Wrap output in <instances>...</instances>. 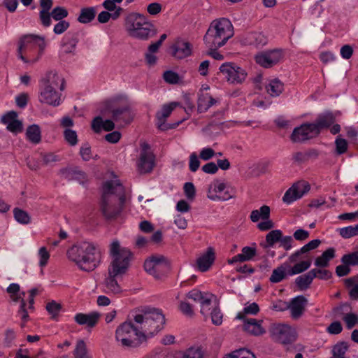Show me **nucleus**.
Here are the masks:
<instances>
[{
    "mask_svg": "<svg viewBox=\"0 0 358 358\" xmlns=\"http://www.w3.org/2000/svg\"><path fill=\"white\" fill-rule=\"evenodd\" d=\"M109 254L112 260L108 268V275L103 282V291L106 294H118L122 289L117 278L127 271L132 253L129 249L122 247L118 241H113L110 245Z\"/></svg>",
    "mask_w": 358,
    "mask_h": 358,
    "instance_id": "obj_1",
    "label": "nucleus"
},
{
    "mask_svg": "<svg viewBox=\"0 0 358 358\" xmlns=\"http://www.w3.org/2000/svg\"><path fill=\"white\" fill-rule=\"evenodd\" d=\"M125 189L117 179L103 182L100 200V211L105 219H117L124 209Z\"/></svg>",
    "mask_w": 358,
    "mask_h": 358,
    "instance_id": "obj_2",
    "label": "nucleus"
},
{
    "mask_svg": "<svg viewBox=\"0 0 358 358\" xmlns=\"http://www.w3.org/2000/svg\"><path fill=\"white\" fill-rule=\"evenodd\" d=\"M67 257L75 262L80 269L90 272L100 264L102 251L98 244L85 241L69 248Z\"/></svg>",
    "mask_w": 358,
    "mask_h": 358,
    "instance_id": "obj_3",
    "label": "nucleus"
},
{
    "mask_svg": "<svg viewBox=\"0 0 358 358\" xmlns=\"http://www.w3.org/2000/svg\"><path fill=\"white\" fill-rule=\"evenodd\" d=\"M134 321L140 332V336L148 338L157 334L164 328L165 317L160 310L148 308L136 314Z\"/></svg>",
    "mask_w": 358,
    "mask_h": 358,
    "instance_id": "obj_4",
    "label": "nucleus"
},
{
    "mask_svg": "<svg viewBox=\"0 0 358 358\" xmlns=\"http://www.w3.org/2000/svg\"><path fill=\"white\" fill-rule=\"evenodd\" d=\"M234 28L231 22L227 18L213 20L208 29L203 41L208 48H220L233 36Z\"/></svg>",
    "mask_w": 358,
    "mask_h": 358,
    "instance_id": "obj_5",
    "label": "nucleus"
},
{
    "mask_svg": "<svg viewBox=\"0 0 358 358\" xmlns=\"http://www.w3.org/2000/svg\"><path fill=\"white\" fill-rule=\"evenodd\" d=\"M45 46L44 37L35 34L23 35L18 41V56L24 63H34L43 55Z\"/></svg>",
    "mask_w": 358,
    "mask_h": 358,
    "instance_id": "obj_6",
    "label": "nucleus"
},
{
    "mask_svg": "<svg viewBox=\"0 0 358 358\" xmlns=\"http://www.w3.org/2000/svg\"><path fill=\"white\" fill-rule=\"evenodd\" d=\"M43 87L38 96L39 101L52 106H58L61 103L60 91L64 89V79L57 72H48L42 80Z\"/></svg>",
    "mask_w": 358,
    "mask_h": 358,
    "instance_id": "obj_7",
    "label": "nucleus"
},
{
    "mask_svg": "<svg viewBox=\"0 0 358 358\" xmlns=\"http://www.w3.org/2000/svg\"><path fill=\"white\" fill-rule=\"evenodd\" d=\"M125 28L129 36L146 41L155 36L157 31L155 26L145 17L131 13L126 19Z\"/></svg>",
    "mask_w": 358,
    "mask_h": 358,
    "instance_id": "obj_8",
    "label": "nucleus"
},
{
    "mask_svg": "<svg viewBox=\"0 0 358 358\" xmlns=\"http://www.w3.org/2000/svg\"><path fill=\"white\" fill-rule=\"evenodd\" d=\"M140 332L136 323L125 322L121 324L115 331L117 342L124 348H134L140 343Z\"/></svg>",
    "mask_w": 358,
    "mask_h": 358,
    "instance_id": "obj_9",
    "label": "nucleus"
},
{
    "mask_svg": "<svg viewBox=\"0 0 358 358\" xmlns=\"http://www.w3.org/2000/svg\"><path fill=\"white\" fill-rule=\"evenodd\" d=\"M106 109L111 113L114 122L121 127L129 124L133 117L128 104H119L118 99H113L105 102Z\"/></svg>",
    "mask_w": 358,
    "mask_h": 358,
    "instance_id": "obj_10",
    "label": "nucleus"
},
{
    "mask_svg": "<svg viewBox=\"0 0 358 358\" xmlns=\"http://www.w3.org/2000/svg\"><path fill=\"white\" fill-rule=\"evenodd\" d=\"M169 268L170 261L162 255H152L144 263L145 271L156 278L163 275Z\"/></svg>",
    "mask_w": 358,
    "mask_h": 358,
    "instance_id": "obj_11",
    "label": "nucleus"
},
{
    "mask_svg": "<svg viewBox=\"0 0 358 358\" xmlns=\"http://www.w3.org/2000/svg\"><path fill=\"white\" fill-rule=\"evenodd\" d=\"M269 332L273 340L282 344L291 343L296 338L295 329L285 324H271Z\"/></svg>",
    "mask_w": 358,
    "mask_h": 358,
    "instance_id": "obj_12",
    "label": "nucleus"
},
{
    "mask_svg": "<svg viewBox=\"0 0 358 358\" xmlns=\"http://www.w3.org/2000/svg\"><path fill=\"white\" fill-rule=\"evenodd\" d=\"M220 71L229 83L234 85L241 84L248 76V73L245 69L231 63L221 65Z\"/></svg>",
    "mask_w": 358,
    "mask_h": 358,
    "instance_id": "obj_13",
    "label": "nucleus"
},
{
    "mask_svg": "<svg viewBox=\"0 0 358 358\" xmlns=\"http://www.w3.org/2000/svg\"><path fill=\"white\" fill-rule=\"evenodd\" d=\"M141 152L137 162L138 171L141 173H150L155 166V155L147 143H141Z\"/></svg>",
    "mask_w": 358,
    "mask_h": 358,
    "instance_id": "obj_14",
    "label": "nucleus"
},
{
    "mask_svg": "<svg viewBox=\"0 0 358 358\" xmlns=\"http://www.w3.org/2000/svg\"><path fill=\"white\" fill-rule=\"evenodd\" d=\"M207 196L212 201H227L233 195L225 182L215 180L208 185Z\"/></svg>",
    "mask_w": 358,
    "mask_h": 358,
    "instance_id": "obj_15",
    "label": "nucleus"
},
{
    "mask_svg": "<svg viewBox=\"0 0 358 358\" xmlns=\"http://www.w3.org/2000/svg\"><path fill=\"white\" fill-rule=\"evenodd\" d=\"M284 54L280 49H274L268 51H262L255 57V62L264 68H271L280 62Z\"/></svg>",
    "mask_w": 358,
    "mask_h": 358,
    "instance_id": "obj_16",
    "label": "nucleus"
},
{
    "mask_svg": "<svg viewBox=\"0 0 358 358\" xmlns=\"http://www.w3.org/2000/svg\"><path fill=\"white\" fill-rule=\"evenodd\" d=\"M309 190L310 185L307 182L301 181L296 182L286 191L282 197V201L287 204H290L301 198Z\"/></svg>",
    "mask_w": 358,
    "mask_h": 358,
    "instance_id": "obj_17",
    "label": "nucleus"
},
{
    "mask_svg": "<svg viewBox=\"0 0 358 358\" xmlns=\"http://www.w3.org/2000/svg\"><path fill=\"white\" fill-rule=\"evenodd\" d=\"M317 136V130L313 123L303 124L294 129L291 139L293 142H303Z\"/></svg>",
    "mask_w": 358,
    "mask_h": 358,
    "instance_id": "obj_18",
    "label": "nucleus"
},
{
    "mask_svg": "<svg viewBox=\"0 0 358 358\" xmlns=\"http://www.w3.org/2000/svg\"><path fill=\"white\" fill-rule=\"evenodd\" d=\"M241 42L245 45H252L259 48L265 45L268 39L266 36L260 31H250L243 34L241 37Z\"/></svg>",
    "mask_w": 358,
    "mask_h": 358,
    "instance_id": "obj_19",
    "label": "nucleus"
},
{
    "mask_svg": "<svg viewBox=\"0 0 358 358\" xmlns=\"http://www.w3.org/2000/svg\"><path fill=\"white\" fill-rule=\"evenodd\" d=\"M308 304V299L303 296H298L292 299L287 306L289 309L291 317L297 320L303 314Z\"/></svg>",
    "mask_w": 358,
    "mask_h": 358,
    "instance_id": "obj_20",
    "label": "nucleus"
},
{
    "mask_svg": "<svg viewBox=\"0 0 358 358\" xmlns=\"http://www.w3.org/2000/svg\"><path fill=\"white\" fill-rule=\"evenodd\" d=\"M2 122L6 125L7 129L13 134H17L23 130V124L17 120V113L15 111H10L1 118Z\"/></svg>",
    "mask_w": 358,
    "mask_h": 358,
    "instance_id": "obj_21",
    "label": "nucleus"
},
{
    "mask_svg": "<svg viewBox=\"0 0 358 358\" xmlns=\"http://www.w3.org/2000/svg\"><path fill=\"white\" fill-rule=\"evenodd\" d=\"M179 102H171L169 104H164L162 109L156 113V118L157 120L158 128L161 130H166L168 127L166 124V120L168 117L171 115L172 111L178 106H180Z\"/></svg>",
    "mask_w": 358,
    "mask_h": 358,
    "instance_id": "obj_22",
    "label": "nucleus"
},
{
    "mask_svg": "<svg viewBox=\"0 0 358 358\" xmlns=\"http://www.w3.org/2000/svg\"><path fill=\"white\" fill-rule=\"evenodd\" d=\"M215 259L214 250L208 248L207 251L199 256L196 262V268L201 272H206L212 266Z\"/></svg>",
    "mask_w": 358,
    "mask_h": 358,
    "instance_id": "obj_23",
    "label": "nucleus"
},
{
    "mask_svg": "<svg viewBox=\"0 0 358 358\" xmlns=\"http://www.w3.org/2000/svg\"><path fill=\"white\" fill-rule=\"evenodd\" d=\"M172 55L178 59H183L192 53V45L189 43L178 39L171 46Z\"/></svg>",
    "mask_w": 358,
    "mask_h": 358,
    "instance_id": "obj_24",
    "label": "nucleus"
},
{
    "mask_svg": "<svg viewBox=\"0 0 358 358\" xmlns=\"http://www.w3.org/2000/svg\"><path fill=\"white\" fill-rule=\"evenodd\" d=\"M101 317V314L98 312H92L89 314L77 313L74 317V320L79 325H87V327L93 328L98 323Z\"/></svg>",
    "mask_w": 358,
    "mask_h": 358,
    "instance_id": "obj_25",
    "label": "nucleus"
},
{
    "mask_svg": "<svg viewBox=\"0 0 358 358\" xmlns=\"http://www.w3.org/2000/svg\"><path fill=\"white\" fill-rule=\"evenodd\" d=\"M217 102L210 93L198 92L197 110L200 113H205Z\"/></svg>",
    "mask_w": 358,
    "mask_h": 358,
    "instance_id": "obj_26",
    "label": "nucleus"
},
{
    "mask_svg": "<svg viewBox=\"0 0 358 358\" xmlns=\"http://www.w3.org/2000/svg\"><path fill=\"white\" fill-rule=\"evenodd\" d=\"M243 329L248 333L254 336H261L265 334L266 331L262 327V320H257L255 318L243 320Z\"/></svg>",
    "mask_w": 358,
    "mask_h": 358,
    "instance_id": "obj_27",
    "label": "nucleus"
},
{
    "mask_svg": "<svg viewBox=\"0 0 358 358\" xmlns=\"http://www.w3.org/2000/svg\"><path fill=\"white\" fill-rule=\"evenodd\" d=\"M53 5L52 0H41L40 6L41 10L39 13V18L44 27H49L51 24L50 10Z\"/></svg>",
    "mask_w": 358,
    "mask_h": 358,
    "instance_id": "obj_28",
    "label": "nucleus"
},
{
    "mask_svg": "<svg viewBox=\"0 0 358 358\" xmlns=\"http://www.w3.org/2000/svg\"><path fill=\"white\" fill-rule=\"evenodd\" d=\"M321 243V241L319 239H314L308 242L307 244L304 245L300 250L296 251L294 253L292 254L289 257V260L290 262H296L299 259L301 255L306 254L310 250L316 249Z\"/></svg>",
    "mask_w": 358,
    "mask_h": 358,
    "instance_id": "obj_29",
    "label": "nucleus"
},
{
    "mask_svg": "<svg viewBox=\"0 0 358 358\" xmlns=\"http://www.w3.org/2000/svg\"><path fill=\"white\" fill-rule=\"evenodd\" d=\"M256 255V250L251 247H244L242 249V252L238 254L231 259L228 260L229 264L236 262H243L251 260Z\"/></svg>",
    "mask_w": 358,
    "mask_h": 358,
    "instance_id": "obj_30",
    "label": "nucleus"
},
{
    "mask_svg": "<svg viewBox=\"0 0 358 358\" xmlns=\"http://www.w3.org/2000/svg\"><path fill=\"white\" fill-rule=\"evenodd\" d=\"M336 256V250L329 248L317 257L315 260V265L317 267L325 268L329 265V262Z\"/></svg>",
    "mask_w": 358,
    "mask_h": 358,
    "instance_id": "obj_31",
    "label": "nucleus"
},
{
    "mask_svg": "<svg viewBox=\"0 0 358 358\" xmlns=\"http://www.w3.org/2000/svg\"><path fill=\"white\" fill-rule=\"evenodd\" d=\"M78 40L74 36H65L62 42L60 57L64 58L67 54L73 53Z\"/></svg>",
    "mask_w": 358,
    "mask_h": 358,
    "instance_id": "obj_32",
    "label": "nucleus"
},
{
    "mask_svg": "<svg viewBox=\"0 0 358 358\" xmlns=\"http://www.w3.org/2000/svg\"><path fill=\"white\" fill-rule=\"evenodd\" d=\"M96 15V9L95 7H85L80 9L77 20L80 23L87 24L94 20Z\"/></svg>",
    "mask_w": 358,
    "mask_h": 358,
    "instance_id": "obj_33",
    "label": "nucleus"
},
{
    "mask_svg": "<svg viewBox=\"0 0 358 358\" xmlns=\"http://www.w3.org/2000/svg\"><path fill=\"white\" fill-rule=\"evenodd\" d=\"M282 236V232L281 230H272L266 234L265 243H261V245L264 248H273L276 243H280Z\"/></svg>",
    "mask_w": 358,
    "mask_h": 358,
    "instance_id": "obj_34",
    "label": "nucleus"
},
{
    "mask_svg": "<svg viewBox=\"0 0 358 358\" xmlns=\"http://www.w3.org/2000/svg\"><path fill=\"white\" fill-rule=\"evenodd\" d=\"M27 138L34 144H38L41 141V131L38 125L29 126L26 131Z\"/></svg>",
    "mask_w": 358,
    "mask_h": 358,
    "instance_id": "obj_35",
    "label": "nucleus"
},
{
    "mask_svg": "<svg viewBox=\"0 0 358 358\" xmlns=\"http://www.w3.org/2000/svg\"><path fill=\"white\" fill-rule=\"evenodd\" d=\"M267 92L272 96H279L284 90V84L278 78L271 80L266 87Z\"/></svg>",
    "mask_w": 358,
    "mask_h": 358,
    "instance_id": "obj_36",
    "label": "nucleus"
},
{
    "mask_svg": "<svg viewBox=\"0 0 358 358\" xmlns=\"http://www.w3.org/2000/svg\"><path fill=\"white\" fill-rule=\"evenodd\" d=\"M335 119L332 114H326L323 116L320 117L316 122L313 123L315 124L317 130V135L320 134L321 129L329 127L334 123Z\"/></svg>",
    "mask_w": 358,
    "mask_h": 358,
    "instance_id": "obj_37",
    "label": "nucleus"
},
{
    "mask_svg": "<svg viewBox=\"0 0 358 358\" xmlns=\"http://www.w3.org/2000/svg\"><path fill=\"white\" fill-rule=\"evenodd\" d=\"M270 217V208L264 205L258 210H254L250 213V220L253 222H257L260 219L268 220Z\"/></svg>",
    "mask_w": 358,
    "mask_h": 358,
    "instance_id": "obj_38",
    "label": "nucleus"
},
{
    "mask_svg": "<svg viewBox=\"0 0 358 358\" xmlns=\"http://www.w3.org/2000/svg\"><path fill=\"white\" fill-rule=\"evenodd\" d=\"M215 298V296L210 293H206L203 297L202 300L199 302L201 305V313L204 316L207 317L213 308L212 306V300Z\"/></svg>",
    "mask_w": 358,
    "mask_h": 358,
    "instance_id": "obj_39",
    "label": "nucleus"
},
{
    "mask_svg": "<svg viewBox=\"0 0 358 358\" xmlns=\"http://www.w3.org/2000/svg\"><path fill=\"white\" fill-rule=\"evenodd\" d=\"M314 278L315 274L313 275L311 271H309L306 274L299 276L296 279V283L301 289H305L310 286Z\"/></svg>",
    "mask_w": 358,
    "mask_h": 358,
    "instance_id": "obj_40",
    "label": "nucleus"
},
{
    "mask_svg": "<svg viewBox=\"0 0 358 358\" xmlns=\"http://www.w3.org/2000/svg\"><path fill=\"white\" fill-rule=\"evenodd\" d=\"M286 277V266L280 265L275 268L269 278L270 281L273 283H278L282 281Z\"/></svg>",
    "mask_w": 358,
    "mask_h": 358,
    "instance_id": "obj_41",
    "label": "nucleus"
},
{
    "mask_svg": "<svg viewBox=\"0 0 358 358\" xmlns=\"http://www.w3.org/2000/svg\"><path fill=\"white\" fill-rule=\"evenodd\" d=\"M7 292L10 294V299L14 302H18L20 300L21 301L22 297L21 295L24 296L25 293L22 292V294H20V285L17 283H12L10 284L6 289Z\"/></svg>",
    "mask_w": 358,
    "mask_h": 358,
    "instance_id": "obj_42",
    "label": "nucleus"
},
{
    "mask_svg": "<svg viewBox=\"0 0 358 358\" xmlns=\"http://www.w3.org/2000/svg\"><path fill=\"white\" fill-rule=\"evenodd\" d=\"M348 346L344 343H338L336 344L332 349V356L330 358H346L345 354Z\"/></svg>",
    "mask_w": 358,
    "mask_h": 358,
    "instance_id": "obj_43",
    "label": "nucleus"
},
{
    "mask_svg": "<svg viewBox=\"0 0 358 358\" xmlns=\"http://www.w3.org/2000/svg\"><path fill=\"white\" fill-rule=\"evenodd\" d=\"M311 265V260L307 259L305 261H301L299 263H296L293 266V267L291 268V271H289V274L292 275L295 274H299L301 273H303V271H306L310 268Z\"/></svg>",
    "mask_w": 358,
    "mask_h": 358,
    "instance_id": "obj_44",
    "label": "nucleus"
},
{
    "mask_svg": "<svg viewBox=\"0 0 358 358\" xmlns=\"http://www.w3.org/2000/svg\"><path fill=\"white\" fill-rule=\"evenodd\" d=\"M259 311V306L256 303H252L249 304L248 306H246L243 308V312H240L236 315V318L239 320H245L247 319L245 317L246 314H251V315H256Z\"/></svg>",
    "mask_w": 358,
    "mask_h": 358,
    "instance_id": "obj_45",
    "label": "nucleus"
},
{
    "mask_svg": "<svg viewBox=\"0 0 358 358\" xmlns=\"http://www.w3.org/2000/svg\"><path fill=\"white\" fill-rule=\"evenodd\" d=\"M122 11V8L118 7V9L113 13H110L107 11H102L98 15L97 20L100 23H106L109 21L110 18L117 19Z\"/></svg>",
    "mask_w": 358,
    "mask_h": 358,
    "instance_id": "obj_46",
    "label": "nucleus"
},
{
    "mask_svg": "<svg viewBox=\"0 0 358 358\" xmlns=\"http://www.w3.org/2000/svg\"><path fill=\"white\" fill-rule=\"evenodd\" d=\"M343 264L351 266L358 265V251L344 255L341 259Z\"/></svg>",
    "mask_w": 358,
    "mask_h": 358,
    "instance_id": "obj_47",
    "label": "nucleus"
},
{
    "mask_svg": "<svg viewBox=\"0 0 358 358\" xmlns=\"http://www.w3.org/2000/svg\"><path fill=\"white\" fill-rule=\"evenodd\" d=\"M64 137L66 142L71 146H75L78 142L77 133L73 129H66L64 131Z\"/></svg>",
    "mask_w": 358,
    "mask_h": 358,
    "instance_id": "obj_48",
    "label": "nucleus"
},
{
    "mask_svg": "<svg viewBox=\"0 0 358 358\" xmlns=\"http://www.w3.org/2000/svg\"><path fill=\"white\" fill-rule=\"evenodd\" d=\"M339 234L344 238H350L358 236V224L355 226H349L339 229Z\"/></svg>",
    "mask_w": 358,
    "mask_h": 358,
    "instance_id": "obj_49",
    "label": "nucleus"
},
{
    "mask_svg": "<svg viewBox=\"0 0 358 358\" xmlns=\"http://www.w3.org/2000/svg\"><path fill=\"white\" fill-rule=\"evenodd\" d=\"M15 219L20 223L27 224L30 222V217L29 214L20 208H15L13 210Z\"/></svg>",
    "mask_w": 358,
    "mask_h": 358,
    "instance_id": "obj_50",
    "label": "nucleus"
},
{
    "mask_svg": "<svg viewBox=\"0 0 358 358\" xmlns=\"http://www.w3.org/2000/svg\"><path fill=\"white\" fill-rule=\"evenodd\" d=\"M225 358H256V357L249 350L239 349L227 355Z\"/></svg>",
    "mask_w": 358,
    "mask_h": 358,
    "instance_id": "obj_51",
    "label": "nucleus"
},
{
    "mask_svg": "<svg viewBox=\"0 0 358 358\" xmlns=\"http://www.w3.org/2000/svg\"><path fill=\"white\" fill-rule=\"evenodd\" d=\"M343 320L345 323L346 328L351 329L358 324V315L352 313H346L343 316Z\"/></svg>",
    "mask_w": 358,
    "mask_h": 358,
    "instance_id": "obj_52",
    "label": "nucleus"
},
{
    "mask_svg": "<svg viewBox=\"0 0 358 358\" xmlns=\"http://www.w3.org/2000/svg\"><path fill=\"white\" fill-rule=\"evenodd\" d=\"M73 355L75 358H85L87 355L86 344L83 340L77 342Z\"/></svg>",
    "mask_w": 358,
    "mask_h": 358,
    "instance_id": "obj_53",
    "label": "nucleus"
},
{
    "mask_svg": "<svg viewBox=\"0 0 358 358\" xmlns=\"http://www.w3.org/2000/svg\"><path fill=\"white\" fill-rule=\"evenodd\" d=\"M68 14V10L65 8L57 6L50 13V17H52L55 20L59 21L66 17Z\"/></svg>",
    "mask_w": 358,
    "mask_h": 358,
    "instance_id": "obj_54",
    "label": "nucleus"
},
{
    "mask_svg": "<svg viewBox=\"0 0 358 358\" xmlns=\"http://www.w3.org/2000/svg\"><path fill=\"white\" fill-rule=\"evenodd\" d=\"M211 321L215 325H220L222 323L223 315L217 305H215L210 313Z\"/></svg>",
    "mask_w": 358,
    "mask_h": 358,
    "instance_id": "obj_55",
    "label": "nucleus"
},
{
    "mask_svg": "<svg viewBox=\"0 0 358 358\" xmlns=\"http://www.w3.org/2000/svg\"><path fill=\"white\" fill-rule=\"evenodd\" d=\"M310 271L313 275L315 274V278H317L320 280H329L332 276V273L330 271L321 268L320 267L311 269Z\"/></svg>",
    "mask_w": 358,
    "mask_h": 358,
    "instance_id": "obj_56",
    "label": "nucleus"
},
{
    "mask_svg": "<svg viewBox=\"0 0 358 358\" xmlns=\"http://www.w3.org/2000/svg\"><path fill=\"white\" fill-rule=\"evenodd\" d=\"M62 309V305L55 301L49 302L46 305V310L52 315V318H55Z\"/></svg>",
    "mask_w": 358,
    "mask_h": 358,
    "instance_id": "obj_57",
    "label": "nucleus"
},
{
    "mask_svg": "<svg viewBox=\"0 0 358 358\" xmlns=\"http://www.w3.org/2000/svg\"><path fill=\"white\" fill-rule=\"evenodd\" d=\"M336 151L337 154L342 155L348 150V143L346 140L338 136L335 141Z\"/></svg>",
    "mask_w": 358,
    "mask_h": 358,
    "instance_id": "obj_58",
    "label": "nucleus"
},
{
    "mask_svg": "<svg viewBox=\"0 0 358 358\" xmlns=\"http://www.w3.org/2000/svg\"><path fill=\"white\" fill-rule=\"evenodd\" d=\"M181 358H203V353L200 348H189Z\"/></svg>",
    "mask_w": 358,
    "mask_h": 358,
    "instance_id": "obj_59",
    "label": "nucleus"
},
{
    "mask_svg": "<svg viewBox=\"0 0 358 358\" xmlns=\"http://www.w3.org/2000/svg\"><path fill=\"white\" fill-rule=\"evenodd\" d=\"M38 256L40 258L39 266L44 267L47 265L48 259H50V253L45 247H42L38 250Z\"/></svg>",
    "mask_w": 358,
    "mask_h": 358,
    "instance_id": "obj_60",
    "label": "nucleus"
},
{
    "mask_svg": "<svg viewBox=\"0 0 358 358\" xmlns=\"http://www.w3.org/2000/svg\"><path fill=\"white\" fill-rule=\"evenodd\" d=\"M163 78L166 83L170 84H176L179 81L178 73L171 71L164 72Z\"/></svg>",
    "mask_w": 358,
    "mask_h": 358,
    "instance_id": "obj_61",
    "label": "nucleus"
},
{
    "mask_svg": "<svg viewBox=\"0 0 358 358\" xmlns=\"http://www.w3.org/2000/svg\"><path fill=\"white\" fill-rule=\"evenodd\" d=\"M207 292H202L198 289H192L187 294V297L196 302H200Z\"/></svg>",
    "mask_w": 358,
    "mask_h": 358,
    "instance_id": "obj_62",
    "label": "nucleus"
},
{
    "mask_svg": "<svg viewBox=\"0 0 358 358\" xmlns=\"http://www.w3.org/2000/svg\"><path fill=\"white\" fill-rule=\"evenodd\" d=\"M70 24L66 20H59L54 27V32L56 34H62L68 29Z\"/></svg>",
    "mask_w": 358,
    "mask_h": 358,
    "instance_id": "obj_63",
    "label": "nucleus"
},
{
    "mask_svg": "<svg viewBox=\"0 0 358 358\" xmlns=\"http://www.w3.org/2000/svg\"><path fill=\"white\" fill-rule=\"evenodd\" d=\"M200 166V162L198 156L195 152H193L189 156V168L192 172H195L198 170Z\"/></svg>",
    "mask_w": 358,
    "mask_h": 358,
    "instance_id": "obj_64",
    "label": "nucleus"
}]
</instances>
